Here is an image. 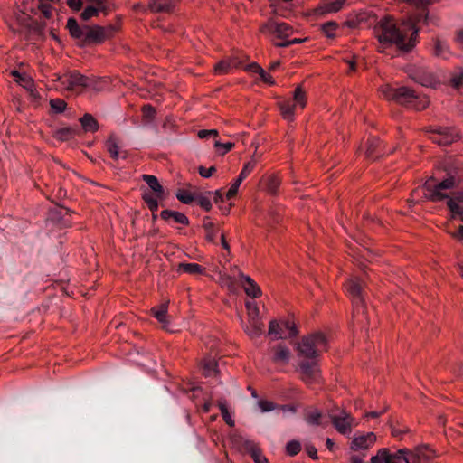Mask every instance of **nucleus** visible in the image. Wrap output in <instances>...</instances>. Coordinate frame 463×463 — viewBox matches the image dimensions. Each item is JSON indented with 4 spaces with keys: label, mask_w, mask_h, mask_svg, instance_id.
<instances>
[{
    "label": "nucleus",
    "mask_w": 463,
    "mask_h": 463,
    "mask_svg": "<svg viewBox=\"0 0 463 463\" xmlns=\"http://www.w3.org/2000/svg\"><path fill=\"white\" fill-rule=\"evenodd\" d=\"M327 340L320 332L313 333L302 338L298 344V355L303 357L299 363L302 378L307 383L316 382L319 375L318 361L321 353L326 350Z\"/></svg>",
    "instance_id": "nucleus-1"
},
{
    "label": "nucleus",
    "mask_w": 463,
    "mask_h": 463,
    "mask_svg": "<svg viewBox=\"0 0 463 463\" xmlns=\"http://www.w3.org/2000/svg\"><path fill=\"white\" fill-rule=\"evenodd\" d=\"M67 28L71 36L79 41L78 44L80 47L100 44L105 40L110 38L115 32L114 26L80 25L73 17L68 19Z\"/></svg>",
    "instance_id": "nucleus-2"
},
{
    "label": "nucleus",
    "mask_w": 463,
    "mask_h": 463,
    "mask_svg": "<svg viewBox=\"0 0 463 463\" xmlns=\"http://www.w3.org/2000/svg\"><path fill=\"white\" fill-rule=\"evenodd\" d=\"M393 100L402 106L411 108L417 111L425 109L430 104L428 97L418 96L413 89L406 86L395 89Z\"/></svg>",
    "instance_id": "nucleus-3"
},
{
    "label": "nucleus",
    "mask_w": 463,
    "mask_h": 463,
    "mask_svg": "<svg viewBox=\"0 0 463 463\" xmlns=\"http://www.w3.org/2000/svg\"><path fill=\"white\" fill-rule=\"evenodd\" d=\"M378 25L382 29L381 35H378V42L383 44L394 43L400 50L401 43L405 40L406 35L394 24L390 23L387 16Z\"/></svg>",
    "instance_id": "nucleus-4"
},
{
    "label": "nucleus",
    "mask_w": 463,
    "mask_h": 463,
    "mask_svg": "<svg viewBox=\"0 0 463 463\" xmlns=\"http://www.w3.org/2000/svg\"><path fill=\"white\" fill-rule=\"evenodd\" d=\"M57 81L68 90L81 91L86 86L91 85L89 77L80 73L78 71H70L63 75L57 76Z\"/></svg>",
    "instance_id": "nucleus-5"
},
{
    "label": "nucleus",
    "mask_w": 463,
    "mask_h": 463,
    "mask_svg": "<svg viewBox=\"0 0 463 463\" xmlns=\"http://www.w3.org/2000/svg\"><path fill=\"white\" fill-rule=\"evenodd\" d=\"M297 105H299L301 109L306 105V93L301 86H298L295 89L293 100L288 99L279 103V109L285 119H294V113Z\"/></svg>",
    "instance_id": "nucleus-6"
},
{
    "label": "nucleus",
    "mask_w": 463,
    "mask_h": 463,
    "mask_svg": "<svg viewBox=\"0 0 463 463\" xmlns=\"http://www.w3.org/2000/svg\"><path fill=\"white\" fill-rule=\"evenodd\" d=\"M333 425L343 435H348L351 432L352 425L354 424V419L345 411L337 412L332 411L329 414Z\"/></svg>",
    "instance_id": "nucleus-7"
},
{
    "label": "nucleus",
    "mask_w": 463,
    "mask_h": 463,
    "mask_svg": "<svg viewBox=\"0 0 463 463\" xmlns=\"http://www.w3.org/2000/svg\"><path fill=\"white\" fill-rule=\"evenodd\" d=\"M408 75L413 81L424 87L436 89L440 83L432 72H430L423 68H411L409 70Z\"/></svg>",
    "instance_id": "nucleus-8"
},
{
    "label": "nucleus",
    "mask_w": 463,
    "mask_h": 463,
    "mask_svg": "<svg viewBox=\"0 0 463 463\" xmlns=\"http://www.w3.org/2000/svg\"><path fill=\"white\" fill-rule=\"evenodd\" d=\"M262 33H269L279 39H287L293 33V28L286 23H278L270 20L261 26Z\"/></svg>",
    "instance_id": "nucleus-9"
},
{
    "label": "nucleus",
    "mask_w": 463,
    "mask_h": 463,
    "mask_svg": "<svg viewBox=\"0 0 463 463\" xmlns=\"http://www.w3.org/2000/svg\"><path fill=\"white\" fill-rule=\"evenodd\" d=\"M428 131L440 136L439 138H433V142L442 146H449L461 138L458 133H453V128L448 127H439L437 129H430Z\"/></svg>",
    "instance_id": "nucleus-10"
},
{
    "label": "nucleus",
    "mask_w": 463,
    "mask_h": 463,
    "mask_svg": "<svg viewBox=\"0 0 463 463\" xmlns=\"http://www.w3.org/2000/svg\"><path fill=\"white\" fill-rule=\"evenodd\" d=\"M345 289L352 298L354 305L363 306L364 301V288L358 279H349L345 283Z\"/></svg>",
    "instance_id": "nucleus-11"
},
{
    "label": "nucleus",
    "mask_w": 463,
    "mask_h": 463,
    "mask_svg": "<svg viewBox=\"0 0 463 463\" xmlns=\"http://www.w3.org/2000/svg\"><path fill=\"white\" fill-rule=\"evenodd\" d=\"M255 164L253 162H248L244 165L242 170L241 171L238 178L232 184L226 194L227 199L233 198L237 193L238 189L241 184V182L250 175V173L253 170Z\"/></svg>",
    "instance_id": "nucleus-12"
},
{
    "label": "nucleus",
    "mask_w": 463,
    "mask_h": 463,
    "mask_svg": "<svg viewBox=\"0 0 463 463\" xmlns=\"http://www.w3.org/2000/svg\"><path fill=\"white\" fill-rule=\"evenodd\" d=\"M375 439L376 438L373 432H369L365 435H359L352 440L351 449L355 451L365 450L373 444Z\"/></svg>",
    "instance_id": "nucleus-13"
},
{
    "label": "nucleus",
    "mask_w": 463,
    "mask_h": 463,
    "mask_svg": "<svg viewBox=\"0 0 463 463\" xmlns=\"http://www.w3.org/2000/svg\"><path fill=\"white\" fill-rule=\"evenodd\" d=\"M346 0L326 1L320 4L315 10L317 14H325L328 13H336L342 9Z\"/></svg>",
    "instance_id": "nucleus-14"
},
{
    "label": "nucleus",
    "mask_w": 463,
    "mask_h": 463,
    "mask_svg": "<svg viewBox=\"0 0 463 463\" xmlns=\"http://www.w3.org/2000/svg\"><path fill=\"white\" fill-rule=\"evenodd\" d=\"M243 447L250 454L255 463H269L267 458L261 453L260 449L253 441L244 440Z\"/></svg>",
    "instance_id": "nucleus-15"
},
{
    "label": "nucleus",
    "mask_w": 463,
    "mask_h": 463,
    "mask_svg": "<svg viewBox=\"0 0 463 463\" xmlns=\"http://www.w3.org/2000/svg\"><path fill=\"white\" fill-rule=\"evenodd\" d=\"M100 11L106 12L104 0H92V5H88L83 10L80 16L83 20L87 21L90 17L98 15L99 12Z\"/></svg>",
    "instance_id": "nucleus-16"
},
{
    "label": "nucleus",
    "mask_w": 463,
    "mask_h": 463,
    "mask_svg": "<svg viewBox=\"0 0 463 463\" xmlns=\"http://www.w3.org/2000/svg\"><path fill=\"white\" fill-rule=\"evenodd\" d=\"M408 28L412 32L407 43H401L400 51L403 52H410L415 47L419 36L420 28L415 24L408 23Z\"/></svg>",
    "instance_id": "nucleus-17"
},
{
    "label": "nucleus",
    "mask_w": 463,
    "mask_h": 463,
    "mask_svg": "<svg viewBox=\"0 0 463 463\" xmlns=\"http://www.w3.org/2000/svg\"><path fill=\"white\" fill-rule=\"evenodd\" d=\"M241 282L242 283L245 293L248 296L254 298L260 296V288L250 277L241 274Z\"/></svg>",
    "instance_id": "nucleus-18"
},
{
    "label": "nucleus",
    "mask_w": 463,
    "mask_h": 463,
    "mask_svg": "<svg viewBox=\"0 0 463 463\" xmlns=\"http://www.w3.org/2000/svg\"><path fill=\"white\" fill-rule=\"evenodd\" d=\"M175 0H150L149 8L156 13H170L174 10Z\"/></svg>",
    "instance_id": "nucleus-19"
},
{
    "label": "nucleus",
    "mask_w": 463,
    "mask_h": 463,
    "mask_svg": "<svg viewBox=\"0 0 463 463\" xmlns=\"http://www.w3.org/2000/svg\"><path fill=\"white\" fill-rule=\"evenodd\" d=\"M142 180L145 181L149 188L154 193L153 195L158 197L159 199L165 198V191L163 186L159 184L157 178L155 175H143Z\"/></svg>",
    "instance_id": "nucleus-20"
},
{
    "label": "nucleus",
    "mask_w": 463,
    "mask_h": 463,
    "mask_svg": "<svg viewBox=\"0 0 463 463\" xmlns=\"http://www.w3.org/2000/svg\"><path fill=\"white\" fill-rule=\"evenodd\" d=\"M160 217L164 221L173 220L176 223H180L183 225L189 224V219L182 213L173 211V210H164L160 213Z\"/></svg>",
    "instance_id": "nucleus-21"
},
{
    "label": "nucleus",
    "mask_w": 463,
    "mask_h": 463,
    "mask_svg": "<svg viewBox=\"0 0 463 463\" xmlns=\"http://www.w3.org/2000/svg\"><path fill=\"white\" fill-rule=\"evenodd\" d=\"M415 451L419 453L420 459L422 463H430L437 458V453L429 445L422 444L414 448Z\"/></svg>",
    "instance_id": "nucleus-22"
},
{
    "label": "nucleus",
    "mask_w": 463,
    "mask_h": 463,
    "mask_svg": "<svg viewBox=\"0 0 463 463\" xmlns=\"http://www.w3.org/2000/svg\"><path fill=\"white\" fill-rule=\"evenodd\" d=\"M290 358V351L285 345L279 344L273 348V361L276 363H288Z\"/></svg>",
    "instance_id": "nucleus-23"
},
{
    "label": "nucleus",
    "mask_w": 463,
    "mask_h": 463,
    "mask_svg": "<svg viewBox=\"0 0 463 463\" xmlns=\"http://www.w3.org/2000/svg\"><path fill=\"white\" fill-rule=\"evenodd\" d=\"M241 62L237 59H231L229 61H220L214 66V71L218 75L226 74L233 67L240 66Z\"/></svg>",
    "instance_id": "nucleus-24"
},
{
    "label": "nucleus",
    "mask_w": 463,
    "mask_h": 463,
    "mask_svg": "<svg viewBox=\"0 0 463 463\" xmlns=\"http://www.w3.org/2000/svg\"><path fill=\"white\" fill-rule=\"evenodd\" d=\"M106 147L107 151L109 153L110 156L114 160H118L119 157L126 158L127 154L126 152H121L119 150V147L116 142V139L114 137H109V139L106 142Z\"/></svg>",
    "instance_id": "nucleus-25"
},
{
    "label": "nucleus",
    "mask_w": 463,
    "mask_h": 463,
    "mask_svg": "<svg viewBox=\"0 0 463 463\" xmlns=\"http://www.w3.org/2000/svg\"><path fill=\"white\" fill-rule=\"evenodd\" d=\"M80 122L85 132H95L99 129L98 121L89 113L80 118Z\"/></svg>",
    "instance_id": "nucleus-26"
},
{
    "label": "nucleus",
    "mask_w": 463,
    "mask_h": 463,
    "mask_svg": "<svg viewBox=\"0 0 463 463\" xmlns=\"http://www.w3.org/2000/svg\"><path fill=\"white\" fill-rule=\"evenodd\" d=\"M79 130L71 127L59 128L54 133V137L61 141H67L73 138Z\"/></svg>",
    "instance_id": "nucleus-27"
},
{
    "label": "nucleus",
    "mask_w": 463,
    "mask_h": 463,
    "mask_svg": "<svg viewBox=\"0 0 463 463\" xmlns=\"http://www.w3.org/2000/svg\"><path fill=\"white\" fill-rule=\"evenodd\" d=\"M153 316L165 327L168 324L167 320V304H162L159 307L151 309Z\"/></svg>",
    "instance_id": "nucleus-28"
},
{
    "label": "nucleus",
    "mask_w": 463,
    "mask_h": 463,
    "mask_svg": "<svg viewBox=\"0 0 463 463\" xmlns=\"http://www.w3.org/2000/svg\"><path fill=\"white\" fill-rule=\"evenodd\" d=\"M442 190L443 189L438 188V185H434L432 193L424 194L423 198L424 200L430 201L433 203L440 202L444 199H449L450 197L449 196V194L441 192Z\"/></svg>",
    "instance_id": "nucleus-29"
},
{
    "label": "nucleus",
    "mask_w": 463,
    "mask_h": 463,
    "mask_svg": "<svg viewBox=\"0 0 463 463\" xmlns=\"http://www.w3.org/2000/svg\"><path fill=\"white\" fill-rule=\"evenodd\" d=\"M322 418H323L322 413L318 410H317V409L307 410L305 412V420L309 425H321L322 424V421H321Z\"/></svg>",
    "instance_id": "nucleus-30"
},
{
    "label": "nucleus",
    "mask_w": 463,
    "mask_h": 463,
    "mask_svg": "<svg viewBox=\"0 0 463 463\" xmlns=\"http://www.w3.org/2000/svg\"><path fill=\"white\" fill-rule=\"evenodd\" d=\"M263 330H264V324L262 322H260L259 319H255L253 317V320H251L250 326H248L246 328V333L250 337H258L260 335H262Z\"/></svg>",
    "instance_id": "nucleus-31"
},
{
    "label": "nucleus",
    "mask_w": 463,
    "mask_h": 463,
    "mask_svg": "<svg viewBox=\"0 0 463 463\" xmlns=\"http://www.w3.org/2000/svg\"><path fill=\"white\" fill-rule=\"evenodd\" d=\"M378 463H400L399 458L390 452L389 449H378Z\"/></svg>",
    "instance_id": "nucleus-32"
},
{
    "label": "nucleus",
    "mask_w": 463,
    "mask_h": 463,
    "mask_svg": "<svg viewBox=\"0 0 463 463\" xmlns=\"http://www.w3.org/2000/svg\"><path fill=\"white\" fill-rule=\"evenodd\" d=\"M204 270L201 265L196 263H180L177 271H183L189 274H202Z\"/></svg>",
    "instance_id": "nucleus-33"
},
{
    "label": "nucleus",
    "mask_w": 463,
    "mask_h": 463,
    "mask_svg": "<svg viewBox=\"0 0 463 463\" xmlns=\"http://www.w3.org/2000/svg\"><path fill=\"white\" fill-rule=\"evenodd\" d=\"M142 198L152 213H155L157 211L158 206H159L158 201L160 200L158 197L153 195V194L148 191H145L143 193Z\"/></svg>",
    "instance_id": "nucleus-34"
},
{
    "label": "nucleus",
    "mask_w": 463,
    "mask_h": 463,
    "mask_svg": "<svg viewBox=\"0 0 463 463\" xmlns=\"http://www.w3.org/2000/svg\"><path fill=\"white\" fill-rule=\"evenodd\" d=\"M175 195L181 203H185V204H190L196 199L195 194H192L184 189H179Z\"/></svg>",
    "instance_id": "nucleus-35"
},
{
    "label": "nucleus",
    "mask_w": 463,
    "mask_h": 463,
    "mask_svg": "<svg viewBox=\"0 0 463 463\" xmlns=\"http://www.w3.org/2000/svg\"><path fill=\"white\" fill-rule=\"evenodd\" d=\"M250 70L253 72L258 73L264 82L269 84L274 83L271 76L267 71H265L261 67H260L257 63H252L251 65H250Z\"/></svg>",
    "instance_id": "nucleus-36"
},
{
    "label": "nucleus",
    "mask_w": 463,
    "mask_h": 463,
    "mask_svg": "<svg viewBox=\"0 0 463 463\" xmlns=\"http://www.w3.org/2000/svg\"><path fill=\"white\" fill-rule=\"evenodd\" d=\"M439 0H403L408 5H414L417 9L426 11L428 6Z\"/></svg>",
    "instance_id": "nucleus-37"
},
{
    "label": "nucleus",
    "mask_w": 463,
    "mask_h": 463,
    "mask_svg": "<svg viewBox=\"0 0 463 463\" xmlns=\"http://www.w3.org/2000/svg\"><path fill=\"white\" fill-rule=\"evenodd\" d=\"M203 227L206 232V239L209 241H214L216 233L214 231V225L212 222H210L209 217L204 218Z\"/></svg>",
    "instance_id": "nucleus-38"
},
{
    "label": "nucleus",
    "mask_w": 463,
    "mask_h": 463,
    "mask_svg": "<svg viewBox=\"0 0 463 463\" xmlns=\"http://www.w3.org/2000/svg\"><path fill=\"white\" fill-rule=\"evenodd\" d=\"M436 185H438V188L443 190L452 189L457 186L456 176L451 174H448V177Z\"/></svg>",
    "instance_id": "nucleus-39"
},
{
    "label": "nucleus",
    "mask_w": 463,
    "mask_h": 463,
    "mask_svg": "<svg viewBox=\"0 0 463 463\" xmlns=\"http://www.w3.org/2000/svg\"><path fill=\"white\" fill-rule=\"evenodd\" d=\"M301 450V444L298 440L293 439L287 443L286 452L288 455L294 457Z\"/></svg>",
    "instance_id": "nucleus-40"
},
{
    "label": "nucleus",
    "mask_w": 463,
    "mask_h": 463,
    "mask_svg": "<svg viewBox=\"0 0 463 463\" xmlns=\"http://www.w3.org/2000/svg\"><path fill=\"white\" fill-rule=\"evenodd\" d=\"M269 335H274L276 339L287 337L282 335V328L277 320L270 321L269 328Z\"/></svg>",
    "instance_id": "nucleus-41"
},
{
    "label": "nucleus",
    "mask_w": 463,
    "mask_h": 463,
    "mask_svg": "<svg viewBox=\"0 0 463 463\" xmlns=\"http://www.w3.org/2000/svg\"><path fill=\"white\" fill-rule=\"evenodd\" d=\"M338 28L335 22L330 21L323 24L322 31L328 38L335 37V31Z\"/></svg>",
    "instance_id": "nucleus-42"
},
{
    "label": "nucleus",
    "mask_w": 463,
    "mask_h": 463,
    "mask_svg": "<svg viewBox=\"0 0 463 463\" xmlns=\"http://www.w3.org/2000/svg\"><path fill=\"white\" fill-rule=\"evenodd\" d=\"M447 206L451 213L452 218H455L456 215H463V208L455 200H448Z\"/></svg>",
    "instance_id": "nucleus-43"
},
{
    "label": "nucleus",
    "mask_w": 463,
    "mask_h": 463,
    "mask_svg": "<svg viewBox=\"0 0 463 463\" xmlns=\"http://www.w3.org/2000/svg\"><path fill=\"white\" fill-rule=\"evenodd\" d=\"M387 424L389 425L392 436L393 437H399L400 435L409 433L410 431V429L406 426L402 429H398V427L394 425L392 418L389 419Z\"/></svg>",
    "instance_id": "nucleus-44"
},
{
    "label": "nucleus",
    "mask_w": 463,
    "mask_h": 463,
    "mask_svg": "<svg viewBox=\"0 0 463 463\" xmlns=\"http://www.w3.org/2000/svg\"><path fill=\"white\" fill-rule=\"evenodd\" d=\"M429 20V10L419 12L417 14H415L409 23H413L415 25H417L418 23L422 22L425 24H428Z\"/></svg>",
    "instance_id": "nucleus-45"
},
{
    "label": "nucleus",
    "mask_w": 463,
    "mask_h": 463,
    "mask_svg": "<svg viewBox=\"0 0 463 463\" xmlns=\"http://www.w3.org/2000/svg\"><path fill=\"white\" fill-rule=\"evenodd\" d=\"M51 108L57 113H61L66 109L67 103L61 99H52L51 102Z\"/></svg>",
    "instance_id": "nucleus-46"
},
{
    "label": "nucleus",
    "mask_w": 463,
    "mask_h": 463,
    "mask_svg": "<svg viewBox=\"0 0 463 463\" xmlns=\"http://www.w3.org/2000/svg\"><path fill=\"white\" fill-rule=\"evenodd\" d=\"M217 372V363L213 359H210L204 364L203 373L206 376H210Z\"/></svg>",
    "instance_id": "nucleus-47"
},
{
    "label": "nucleus",
    "mask_w": 463,
    "mask_h": 463,
    "mask_svg": "<svg viewBox=\"0 0 463 463\" xmlns=\"http://www.w3.org/2000/svg\"><path fill=\"white\" fill-rule=\"evenodd\" d=\"M142 113L144 119L146 122H151L155 118L156 110L150 104H146L143 107Z\"/></svg>",
    "instance_id": "nucleus-48"
},
{
    "label": "nucleus",
    "mask_w": 463,
    "mask_h": 463,
    "mask_svg": "<svg viewBox=\"0 0 463 463\" xmlns=\"http://www.w3.org/2000/svg\"><path fill=\"white\" fill-rule=\"evenodd\" d=\"M282 326L283 327L288 331V337H295L298 335V331L295 326V324L293 322H291L290 320H284L282 322Z\"/></svg>",
    "instance_id": "nucleus-49"
},
{
    "label": "nucleus",
    "mask_w": 463,
    "mask_h": 463,
    "mask_svg": "<svg viewBox=\"0 0 463 463\" xmlns=\"http://www.w3.org/2000/svg\"><path fill=\"white\" fill-rule=\"evenodd\" d=\"M195 201L198 202V203L200 204V206L204 209L205 211H210L211 208H212V203L209 199V197L207 196H204L203 194H196V199Z\"/></svg>",
    "instance_id": "nucleus-50"
},
{
    "label": "nucleus",
    "mask_w": 463,
    "mask_h": 463,
    "mask_svg": "<svg viewBox=\"0 0 463 463\" xmlns=\"http://www.w3.org/2000/svg\"><path fill=\"white\" fill-rule=\"evenodd\" d=\"M279 184V180L275 176H271L268 179L267 189L270 194H275L277 193Z\"/></svg>",
    "instance_id": "nucleus-51"
},
{
    "label": "nucleus",
    "mask_w": 463,
    "mask_h": 463,
    "mask_svg": "<svg viewBox=\"0 0 463 463\" xmlns=\"http://www.w3.org/2000/svg\"><path fill=\"white\" fill-rule=\"evenodd\" d=\"M38 7L45 18H50L52 16V6L50 4L46 3L43 0H41L38 5Z\"/></svg>",
    "instance_id": "nucleus-52"
},
{
    "label": "nucleus",
    "mask_w": 463,
    "mask_h": 463,
    "mask_svg": "<svg viewBox=\"0 0 463 463\" xmlns=\"http://www.w3.org/2000/svg\"><path fill=\"white\" fill-rule=\"evenodd\" d=\"M246 307L249 311V315H250L251 320H253V317L255 319H259V307H257L256 303L247 302Z\"/></svg>",
    "instance_id": "nucleus-53"
},
{
    "label": "nucleus",
    "mask_w": 463,
    "mask_h": 463,
    "mask_svg": "<svg viewBox=\"0 0 463 463\" xmlns=\"http://www.w3.org/2000/svg\"><path fill=\"white\" fill-rule=\"evenodd\" d=\"M219 133L216 129H202L198 131V137L202 139L218 137Z\"/></svg>",
    "instance_id": "nucleus-54"
},
{
    "label": "nucleus",
    "mask_w": 463,
    "mask_h": 463,
    "mask_svg": "<svg viewBox=\"0 0 463 463\" xmlns=\"http://www.w3.org/2000/svg\"><path fill=\"white\" fill-rule=\"evenodd\" d=\"M258 405L262 412H269L275 409V404L269 401L260 400Z\"/></svg>",
    "instance_id": "nucleus-55"
},
{
    "label": "nucleus",
    "mask_w": 463,
    "mask_h": 463,
    "mask_svg": "<svg viewBox=\"0 0 463 463\" xmlns=\"http://www.w3.org/2000/svg\"><path fill=\"white\" fill-rule=\"evenodd\" d=\"M403 460L405 463H422L420 459L419 453H417L414 449H411L408 456L403 457Z\"/></svg>",
    "instance_id": "nucleus-56"
},
{
    "label": "nucleus",
    "mask_w": 463,
    "mask_h": 463,
    "mask_svg": "<svg viewBox=\"0 0 463 463\" xmlns=\"http://www.w3.org/2000/svg\"><path fill=\"white\" fill-rule=\"evenodd\" d=\"M216 170L217 169L215 166H211L209 168H205L204 166H200L198 168V172H199L200 175L204 178L211 177L213 175V174L216 172Z\"/></svg>",
    "instance_id": "nucleus-57"
},
{
    "label": "nucleus",
    "mask_w": 463,
    "mask_h": 463,
    "mask_svg": "<svg viewBox=\"0 0 463 463\" xmlns=\"http://www.w3.org/2000/svg\"><path fill=\"white\" fill-rule=\"evenodd\" d=\"M214 146H215V148H216V149H218V150H219L221 147H222V148L224 149V151L222 152V154H225V153H227V152L231 151V150L233 148L234 144H233V143H232V142H228V143L223 144V143L220 142L219 140H215V142H214Z\"/></svg>",
    "instance_id": "nucleus-58"
},
{
    "label": "nucleus",
    "mask_w": 463,
    "mask_h": 463,
    "mask_svg": "<svg viewBox=\"0 0 463 463\" xmlns=\"http://www.w3.org/2000/svg\"><path fill=\"white\" fill-rule=\"evenodd\" d=\"M450 85L455 89H459L463 85V73L454 75L450 79Z\"/></svg>",
    "instance_id": "nucleus-59"
},
{
    "label": "nucleus",
    "mask_w": 463,
    "mask_h": 463,
    "mask_svg": "<svg viewBox=\"0 0 463 463\" xmlns=\"http://www.w3.org/2000/svg\"><path fill=\"white\" fill-rule=\"evenodd\" d=\"M381 91L385 99L393 100L395 89L391 88L389 85H385L382 87Z\"/></svg>",
    "instance_id": "nucleus-60"
},
{
    "label": "nucleus",
    "mask_w": 463,
    "mask_h": 463,
    "mask_svg": "<svg viewBox=\"0 0 463 463\" xmlns=\"http://www.w3.org/2000/svg\"><path fill=\"white\" fill-rule=\"evenodd\" d=\"M306 450H307V455L311 458H313V459H317V449L315 448L314 445L307 444L306 445Z\"/></svg>",
    "instance_id": "nucleus-61"
},
{
    "label": "nucleus",
    "mask_w": 463,
    "mask_h": 463,
    "mask_svg": "<svg viewBox=\"0 0 463 463\" xmlns=\"http://www.w3.org/2000/svg\"><path fill=\"white\" fill-rule=\"evenodd\" d=\"M13 76L14 77V80L19 82V83H28L29 82V80L27 79L26 76H24L22 75L20 72H18L17 71H14L12 72Z\"/></svg>",
    "instance_id": "nucleus-62"
},
{
    "label": "nucleus",
    "mask_w": 463,
    "mask_h": 463,
    "mask_svg": "<svg viewBox=\"0 0 463 463\" xmlns=\"http://www.w3.org/2000/svg\"><path fill=\"white\" fill-rule=\"evenodd\" d=\"M68 5L76 11H79L82 6L81 0H68Z\"/></svg>",
    "instance_id": "nucleus-63"
},
{
    "label": "nucleus",
    "mask_w": 463,
    "mask_h": 463,
    "mask_svg": "<svg viewBox=\"0 0 463 463\" xmlns=\"http://www.w3.org/2000/svg\"><path fill=\"white\" fill-rule=\"evenodd\" d=\"M449 200H455L456 203H463V191H457L452 194Z\"/></svg>",
    "instance_id": "nucleus-64"
}]
</instances>
